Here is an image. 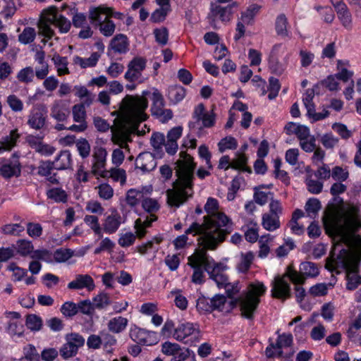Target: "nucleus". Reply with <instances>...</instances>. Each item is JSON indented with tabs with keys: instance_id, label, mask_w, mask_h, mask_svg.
<instances>
[{
	"instance_id": "12",
	"label": "nucleus",
	"mask_w": 361,
	"mask_h": 361,
	"mask_svg": "<svg viewBox=\"0 0 361 361\" xmlns=\"http://www.w3.org/2000/svg\"><path fill=\"white\" fill-rule=\"evenodd\" d=\"M47 111L42 104H37L31 110L27 120V125L32 129L41 130L46 123Z\"/></svg>"
},
{
	"instance_id": "32",
	"label": "nucleus",
	"mask_w": 361,
	"mask_h": 361,
	"mask_svg": "<svg viewBox=\"0 0 361 361\" xmlns=\"http://www.w3.org/2000/svg\"><path fill=\"white\" fill-rule=\"evenodd\" d=\"M212 14L214 17V21H229L231 16V8L216 6L212 9Z\"/></svg>"
},
{
	"instance_id": "28",
	"label": "nucleus",
	"mask_w": 361,
	"mask_h": 361,
	"mask_svg": "<svg viewBox=\"0 0 361 361\" xmlns=\"http://www.w3.org/2000/svg\"><path fill=\"white\" fill-rule=\"evenodd\" d=\"M127 37L123 35H118L111 42V49L117 53L124 54L128 50Z\"/></svg>"
},
{
	"instance_id": "11",
	"label": "nucleus",
	"mask_w": 361,
	"mask_h": 361,
	"mask_svg": "<svg viewBox=\"0 0 361 361\" xmlns=\"http://www.w3.org/2000/svg\"><path fill=\"white\" fill-rule=\"evenodd\" d=\"M293 343V336L290 334H279L276 343H271L267 347L265 350L266 356L271 358L275 356L283 357V348L289 347Z\"/></svg>"
},
{
	"instance_id": "47",
	"label": "nucleus",
	"mask_w": 361,
	"mask_h": 361,
	"mask_svg": "<svg viewBox=\"0 0 361 361\" xmlns=\"http://www.w3.org/2000/svg\"><path fill=\"white\" fill-rule=\"evenodd\" d=\"M78 350L71 342L66 341L60 349V355L63 359H68L75 356Z\"/></svg>"
},
{
	"instance_id": "4",
	"label": "nucleus",
	"mask_w": 361,
	"mask_h": 361,
	"mask_svg": "<svg viewBox=\"0 0 361 361\" xmlns=\"http://www.w3.org/2000/svg\"><path fill=\"white\" fill-rule=\"evenodd\" d=\"M267 287L262 282L255 281L248 285L247 290L238 298L240 314L243 317L253 320L260 303V298L264 295Z\"/></svg>"
},
{
	"instance_id": "44",
	"label": "nucleus",
	"mask_w": 361,
	"mask_h": 361,
	"mask_svg": "<svg viewBox=\"0 0 361 361\" xmlns=\"http://www.w3.org/2000/svg\"><path fill=\"white\" fill-rule=\"evenodd\" d=\"M172 295L175 296L174 303L176 306L181 310H185L188 307V301L187 298L181 294V290L176 289L171 292Z\"/></svg>"
},
{
	"instance_id": "31",
	"label": "nucleus",
	"mask_w": 361,
	"mask_h": 361,
	"mask_svg": "<svg viewBox=\"0 0 361 361\" xmlns=\"http://www.w3.org/2000/svg\"><path fill=\"white\" fill-rule=\"evenodd\" d=\"M347 270V285L346 288L348 290H353L361 284V276L356 274L357 269L350 268L346 269Z\"/></svg>"
},
{
	"instance_id": "58",
	"label": "nucleus",
	"mask_w": 361,
	"mask_h": 361,
	"mask_svg": "<svg viewBox=\"0 0 361 361\" xmlns=\"http://www.w3.org/2000/svg\"><path fill=\"white\" fill-rule=\"evenodd\" d=\"M136 239V235L132 232H127L121 234L118 238V243L122 247H127L132 245Z\"/></svg>"
},
{
	"instance_id": "18",
	"label": "nucleus",
	"mask_w": 361,
	"mask_h": 361,
	"mask_svg": "<svg viewBox=\"0 0 361 361\" xmlns=\"http://www.w3.org/2000/svg\"><path fill=\"white\" fill-rule=\"evenodd\" d=\"M135 166L143 172H149L155 169L157 161L152 154L142 153L137 157Z\"/></svg>"
},
{
	"instance_id": "56",
	"label": "nucleus",
	"mask_w": 361,
	"mask_h": 361,
	"mask_svg": "<svg viewBox=\"0 0 361 361\" xmlns=\"http://www.w3.org/2000/svg\"><path fill=\"white\" fill-rule=\"evenodd\" d=\"M47 196L49 198L59 202H65L67 200V195L65 191L60 188L50 189L47 192Z\"/></svg>"
},
{
	"instance_id": "55",
	"label": "nucleus",
	"mask_w": 361,
	"mask_h": 361,
	"mask_svg": "<svg viewBox=\"0 0 361 361\" xmlns=\"http://www.w3.org/2000/svg\"><path fill=\"white\" fill-rule=\"evenodd\" d=\"M53 169H55V167L51 161H41L38 166L37 173L41 176H49L51 174Z\"/></svg>"
},
{
	"instance_id": "9",
	"label": "nucleus",
	"mask_w": 361,
	"mask_h": 361,
	"mask_svg": "<svg viewBox=\"0 0 361 361\" xmlns=\"http://www.w3.org/2000/svg\"><path fill=\"white\" fill-rule=\"evenodd\" d=\"M123 14L114 11L111 8L99 6L90 10V18L96 23H113L111 18L122 20Z\"/></svg>"
},
{
	"instance_id": "3",
	"label": "nucleus",
	"mask_w": 361,
	"mask_h": 361,
	"mask_svg": "<svg viewBox=\"0 0 361 361\" xmlns=\"http://www.w3.org/2000/svg\"><path fill=\"white\" fill-rule=\"evenodd\" d=\"M198 235H200L198 243L202 247L197 250L188 257V264L190 267H203L206 271H209V269L212 268V263L208 258L207 251L216 250L225 240L226 236L224 232L216 234L211 231H203Z\"/></svg>"
},
{
	"instance_id": "42",
	"label": "nucleus",
	"mask_w": 361,
	"mask_h": 361,
	"mask_svg": "<svg viewBox=\"0 0 361 361\" xmlns=\"http://www.w3.org/2000/svg\"><path fill=\"white\" fill-rule=\"evenodd\" d=\"M25 324L31 331H39L42 326V319L36 314H28L26 317Z\"/></svg>"
},
{
	"instance_id": "40",
	"label": "nucleus",
	"mask_w": 361,
	"mask_h": 361,
	"mask_svg": "<svg viewBox=\"0 0 361 361\" xmlns=\"http://www.w3.org/2000/svg\"><path fill=\"white\" fill-rule=\"evenodd\" d=\"M247 161V158L244 154H238L237 157L231 162V168L251 173V170L246 166Z\"/></svg>"
},
{
	"instance_id": "59",
	"label": "nucleus",
	"mask_w": 361,
	"mask_h": 361,
	"mask_svg": "<svg viewBox=\"0 0 361 361\" xmlns=\"http://www.w3.org/2000/svg\"><path fill=\"white\" fill-rule=\"evenodd\" d=\"M349 173L341 166H335L332 169L331 177L335 180L343 182L348 179Z\"/></svg>"
},
{
	"instance_id": "53",
	"label": "nucleus",
	"mask_w": 361,
	"mask_h": 361,
	"mask_svg": "<svg viewBox=\"0 0 361 361\" xmlns=\"http://www.w3.org/2000/svg\"><path fill=\"white\" fill-rule=\"evenodd\" d=\"M154 35L157 43L162 46L167 44L169 39V32L165 27L154 29Z\"/></svg>"
},
{
	"instance_id": "20",
	"label": "nucleus",
	"mask_w": 361,
	"mask_h": 361,
	"mask_svg": "<svg viewBox=\"0 0 361 361\" xmlns=\"http://www.w3.org/2000/svg\"><path fill=\"white\" fill-rule=\"evenodd\" d=\"M56 170H66L72 168V155L69 150H62L52 161Z\"/></svg>"
},
{
	"instance_id": "45",
	"label": "nucleus",
	"mask_w": 361,
	"mask_h": 361,
	"mask_svg": "<svg viewBox=\"0 0 361 361\" xmlns=\"http://www.w3.org/2000/svg\"><path fill=\"white\" fill-rule=\"evenodd\" d=\"M34 75L35 73L33 68L28 66L21 69L18 72L17 78L21 82L29 83L32 81Z\"/></svg>"
},
{
	"instance_id": "25",
	"label": "nucleus",
	"mask_w": 361,
	"mask_h": 361,
	"mask_svg": "<svg viewBox=\"0 0 361 361\" xmlns=\"http://www.w3.org/2000/svg\"><path fill=\"white\" fill-rule=\"evenodd\" d=\"M337 16L342 23H350L351 14L347 5L342 0H331Z\"/></svg>"
},
{
	"instance_id": "41",
	"label": "nucleus",
	"mask_w": 361,
	"mask_h": 361,
	"mask_svg": "<svg viewBox=\"0 0 361 361\" xmlns=\"http://www.w3.org/2000/svg\"><path fill=\"white\" fill-rule=\"evenodd\" d=\"M74 255L73 250L68 248H59L54 252V258L56 262H65Z\"/></svg>"
},
{
	"instance_id": "10",
	"label": "nucleus",
	"mask_w": 361,
	"mask_h": 361,
	"mask_svg": "<svg viewBox=\"0 0 361 361\" xmlns=\"http://www.w3.org/2000/svg\"><path fill=\"white\" fill-rule=\"evenodd\" d=\"M20 155L14 152L11 157L6 160L0 166V175L5 179L18 178L21 175L22 166L19 161Z\"/></svg>"
},
{
	"instance_id": "36",
	"label": "nucleus",
	"mask_w": 361,
	"mask_h": 361,
	"mask_svg": "<svg viewBox=\"0 0 361 361\" xmlns=\"http://www.w3.org/2000/svg\"><path fill=\"white\" fill-rule=\"evenodd\" d=\"M92 303L94 309H105L111 304L110 297L107 293H101L93 298Z\"/></svg>"
},
{
	"instance_id": "24",
	"label": "nucleus",
	"mask_w": 361,
	"mask_h": 361,
	"mask_svg": "<svg viewBox=\"0 0 361 361\" xmlns=\"http://www.w3.org/2000/svg\"><path fill=\"white\" fill-rule=\"evenodd\" d=\"M58 17L57 8L54 6H51L42 12L37 23H70V21H67L63 18L59 20Z\"/></svg>"
},
{
	"instance_id": "19",
	"label": "nucleus",
	"mask_w": 361,
	"mask_h": 361,
	"mask_svg": "<svg viewBox=\"0 0 361 361\" xmlns=\"http://www.w3.org/2000/svg\"><path fill=\"white\" fill-rule=\"evenodd\" d=\"M93 123L97 130L102 133L107 132L111 129L112 132L111 140L114 144H118L121 141V135L116 132L115 127H111L109 123L104 118L99 116H95L93 118Z\"/></svg>"
},
{
	"instance_id": "13",
	"label": "nucleus",
	"mask_w": 361,
	"mask_h": 361,
	"mask_svg": "<svg viewBox=\"0 0 361 361\" xmlns=\"http://www.w3.org/2000/svg\"><path fill=\"white\" fill-rule=\"evenodd\" d=\"M286 274L281 276H276L271 286V296L274 298L286 300L291 297L290 284L284 279Z\"/></svg>"
},
{
	"instance_id": "21",
	"label": "nucleus",
	"mask_w": 361,
	"mask_h": 361,
	"mask_svg": "<svg viewBox=\"0 0 361 361\" xmlns=\"http://www.w3.org/2000/svg\"><path fill=\"white\" fill-rule=\"evenodd\" d=\"M107 152L103 147L98 148L93 154L94 162L92 164V172L94 175H100L104 168Z\"/></svg>"
},
{
	"instance_id": "52",
	"label": "nucleus",
	"mask_w": 361,
	"mask_h": 361,
	"mask_svg": "<svg viewBox=\"0 0 361 361\" xmlns=\"http://www.w3.org/2000/svg\"><path fill=\"white\" fill-rule=\"evenodd\" d=\"M36 36V32L34 28L26 27L24 29L23 32L19 35L18 40L24 44H27L32 42Z\"/></svg>"
},
{
	"instance_id": "33",
	"label": "nucleus",
	"mask_w": 361,
	"mask_h": 361,
	"mask_svg": "<svg viewBox=\"0 0 361 361\" xmlns=\"http://www.w3.org/2000/svg\"><path fill=\"white\" fill-rule=\"evenodd\" d=\"M84 221L99 238L103 237L102 228L99 225V219L97 216L86 215L84 218Z\"/></svg>"
},
{
	"instance_id": "62",
	"label": "nucleus",
	"mask_w": 361,
	"mask_h": 361,
	"mask_svg": "<svg viewBox=\"0 0 361 361\" xmlns=\"http://www.w3.org/2000/svg\"><path fill=\"white\" fill-rule=\"evenodd\" d=\"M164 142L165 137L164 134L160 133H152L150 139V143L156 151L161 149L162 146L164 145Z\"/></svg>"
},
{
	"instance_id": "57",
	"label": "nucleus",
	"mask_w": 361,
	"mask_h": 361,
	"mask_svg": "<svg viewBox=\"0 0 361 361\" xmlns=\"http://www.w3.org/2000/svg\"><path fill=\"white\" fill-rule=\"evenodd\" d=\"M6 102L13 111L18 112L23 109V102L15 94L7 97Z\"/></svg>"
},
{
	"instance_id": "49",
	"label": "nucleus",
	"mask_w": 361,
	"mask_h": 361,
	"mask_svg": "<svg viewBox=\"0 0 361 361\" xmlns=\"http://www.w3.org/2000/svg\"><path fill=\"white\" fill-rule=\"evenodd\" d=\"M321 208L320 202L316 198H310L305 204V210L309 216H314Z\"/></svg>"
},
{
	"instance_id": "48",
	"label": "nucleus",
	"mask_w": 361,
	"mask_h": 361,
	"mask_svg": "<svg viewBox=\"0 0 361 361\" xmlns=\"http://www.w3.org/2000/svg\"><path fill=\"white\" fill-rule=\"evenodd\" d=\"M271 239V235L269 234L262 235L259 238V254H258V256L259 257L264 258L269 253L270 249H269V246L268 245V242Z\"/></svg>"
},
{
	"instance_id": "8",
	"label": "nucleus",
	"mask_w": 361,
	"mask_h": 361,
	"mask_svg": "<svg viewBox=\"0 0 361 361\" xmlns=\"http://www.w3.org/2000/svg\"><path fill=\"white\" fill-rule=\"evenodd\" d=\"M337 258L345 269H357V265L361 261V243L354 241L350 250L342 249Z\"/></svg>"
},
{
	"instance_id": "29",
	"label": "nucleus",
	"mask_w": 361,
	"mask_h": 361,
	"mask_svg": "<svg viewBox=\"0 0 361 361\" xmlns=\"http://www.w3.org/2000/svg\"><path fill=\"white\" fill-rule=\"evenodd\" d=\"M68 116L69 111L63 107L60 102L56 101L51 109V116L58 121H64Z\"/></svg>"
},
{
	"instance_id": "23",
	"label": "nucleus",
	"mask_w": 361,
	"mask_h": 361,
	"mask_svg": "<svg viewBox=\"0 0 361 361\" xmlns=\"http://www.w3.org/2000/svg\"><path fill=\"white\" fill-rule=\"evenodd\" d=\"M128 324V319L126 317L118 316L111 318L107 323V328L109 332L113 334H121L123 332Z\"/></svg>"
},
{
	"instance_id": "54",
	"label": "nucleus",
	"mask_w": 361,
	"mask_h": 361,
	"mask_svg": "<svg viewBox=\"0 0 361 361\" xmlns=\"http://www.w3.org/2000/svg\"><path fill=\"white\" fill-rule=\"evenodd\" d=\"M147 60L142 57H135L128 63V68H130L135 72H142L146 67Z\"/></svg>"
},
{
	"instance_id": "17",
	"label": "nucleus",
	"mask_w": 361,
	"mask_h": 361,
	"mask_svg": "<svg viewBox=\"0 0 361 361\" xmlns=\"http://www.w3.org/2000/svg\"><path fill=\"white\" fill-rule=\"evenodd\" d=\"M281 46V44H274L269 56V68L271 73L278 75H281L286 69V66L281 63L277 57Z\"/></svg>"
},
{
	"instance_id": "51",
	"label": "nucleus",
	"mask_w": 361,
	"mask_h": 361,
	"mask_svg": "<svg viewBox=\"0 0 361 361\" xmlns=\"http://www.w3.org/2000/svg\"><path fill=\"white\" fill-rule=\"evenodd\" d=\"M219 149L221 152H224L226 149H235L238 147L236 140L233 137H226L223 138L218 144Z\"/></svg>"
},
{
	"instance_id": "60",
	"label": "nucleus",
	"mask_w": 361,
	"mask_h": 361,
	"mask_svg": "<svg viewBox=\"0 0 361 361\" xmlns=\"http://www.w3.org/2000/svg\"><path fill=\"white\" fill-rule=\"evenodd\" d=\"M328 293V288L326 283H317L312 286L310 290L309 293L313 297L324 296Z\"/></svg>"
},
{
	"instance_id": "38",
	"label": "nucleus",
	"mask_w": 361,
	"mask_h": 361,
	"mask_svg": "<svg viewBox=\"0 0 361 361\" xmlns=\"http://www.w3.org/2000/svg\"><path fill=\"white\" fill-rule=\"evenodd\" d=\"M143 199V192L135 189H130L126 194V200L128 205L135 207Z\"/></svg>"
},
{
	"instance_id": "35",
	"label": "nucleus",
	"mask_w": 361,
	"mask_h": 361,
	"mask_svg": "<svg viewBox=\"0 0 361 361\" xmlns=\"http://www.w3.org/2000/svg\"><path fill=\"white\" fill-rule=\"evenodd\" d=\"M17 252L23 257L30 256L34 246L31 241L27 240H18L16 242Z\"/></svg>"
},
{
	"instance_id": "30",
	"label": "nucleus",
	"mask_w": 361,
	"mask_h": 361,
	"mask_svg": "<svg viewBox=\"0 0 361 361\" xmlns=\"http://www.w3.org/2000/svg\"><path fill=\"white\" fill-rule=\"evenodd\" d=\"M152 106L151 112L152 116L161 111L164 108L165 102L161 93L157 90L154 89L152 94Z\"/></svg>"
},
{
	"instance_id": "39",
	"label": "nucleus",
	"mask_w": 361,
	"mask_h": 361,
	"mask_svg": "<svg viewBox=\"0 0 361 361\" xmlns=\"http://www.w3.org/2000/svg\"><path fill=\"white\" fill-rule=\"evenodd\" d=\"M196 308L200 313H210L212 312V300L204 295L200 296L196 302Z\"/></svg>"
},
{
	"instance_id": "6",
	"label": "nucleus",
	"mask_w": 361,
	"mask_h": 361,
	"mask_svg": "<svg viewBox=\"0 0 361 361\" xmlns=\"http://www.w3.org/2000/svg\"><path fill=\"white\" fill-rule=\"evenodd\" d=\"M148 91H144L142 94H149ZM148 106V101L144 97H130V102L128 104L129 118L135 123H140L145 121L147 118L145 110Z\"/></svg>"
},
{
	"instance_id": "46",
	"label": "nucleus",
	"mask_w": 361,
	"mask_h": 361,
	"mask_svg": "<svg viewBox=\"0 0 361 361\" xmlns=\"http://www.w3.org/2000/svg\"><path fill=\"white\" fill-rule=\"evenodd\" d=\"M260 6L257 4H252L250 5L246 11L242 12L241 13V20L243 23H250L254 17L259 13L260 10Z\"/></svg>"
},
{
	"instance_id": "2",
	"label": "nucleus",
	"mask_w": 361,
	"mask_h": 361,
	"mask_svg": "<svg viewBox=\"0 0 361 361\" xmlns=\"http://www.w3.org/2000/svg\"><path fill=\"white\" fill-rule=\"evenodd\" d=\"M204 209L208 214L204 216V222L202 224L197 222L192 223L186 230V233L196 235L203 231H211L216 234L224 232L225 236L231 233L233 224L224 213L219 212L217 200L212 197L208 198Z\"/></svg>"
},
{
	"instance_id": "5",
	"label": "nucleus",
	"mask_w": 361,
	"mask_h": 361,
	"mask_svg": "<svg viewBox=\"0 0 361 361\" xmlns=\"http://www.w3.org/2000/svg\"><path fill=\"white\" fill-rule=\"evenodd\" d=\"M319 274L317 264L312 262H303L300 264V271H298L291 267L287 268L286 275L295 285H302L307 278H314Z\"/></svg>"
},
{
	"instance_id": "34",
	"label": "nucleus",
	"mask_w": 361,
	"mask_h": 361,
	"mask_svg": "<svg viewBox=\"0 0 361 361\" xmlns=\"http://www.w3.org/2000/svg\"><path fill=\"white\" fill-rule=\"evenodd\" d=\"M100 58V54L97 52H94L87 59H83L80 56H76L74 59L75 63H79L80 66L83 68L94 67L97 63Z\"/></svg>"
},
{
	"instance_id": "16",
	"label": "nucleus",
	"mask_w": 361,
	"mask_h": 361,
	"mask_svg": "<svg viewBox=\"0 0 361 361\" xmlns=\"http://www.w3.org/2000/svg\"><path fill=\"white\" fill-rule=\"evenodd\" d=\"M95 285L93 279L88 274H78L75 279L68 284V288L81 290L87 288L89 291L94 290Z\"/></svg>"
},
{
	"instance_id": "64",
	"label": "nucleus",
	"mask_w": 361,
	"mask_h": 361,
	"mask_svg": "<svg viewBox=\"0 0 361 361\" xmlns=\"http://www.w3.org/2000/svg\"><path fill=\"white\" fill-rule=\"evenodd\" d=\"M25 359L27 361H39L40 355L33 345L24 348Z\"/></svg>"
},
{
	"instance_id": "61",
	"label": "nucleus",
	"mask_w": 361,
	"mask_h": 361,
	"mask_svg": "<svg viewBox=\"0 0 361 361\" xmlns=\"http://www.w3.org/2000/svg\"><path fill=\"white\" fill-rule=\"evenodd\" d=\"M76 147L80 155L82 158H86L90 155V145L86 139L82 138L76 142Z\"/></svg>"
},
{
	"instance_id": "26",
	"label": "nucleus",
	"mask_w": 361,
	"mask_h": 361,
	"mask_svg": "<svg viewBox=\"0 0 361 361\" xmlns=\"http://www.w3.org/2000/svg\"><path fill=\"white\" fill-rule=\"evenodd\" d=\"M19 134L16 129L12 130L8 135L0 140V153L3 151H10L16 145Z\"/></svg>"
},
{
	"instance_id": "63",
	"label": "nucleus",
	"mask_w": 361,
	"mask_h": 361,
	"mask_svg": "<svg viewBox=\"0 0 361 361\" xmlns=\"http://www.w3.org/2000/svg\"><path fill=\"white\" fill-rule=\"evenodd\" d=\"M61 312L64 316L71 317L78 313L77 305L73 302H66L61 306Z\"/></svg>"
},
{
	"instance_id": "22",
	"label": "nucleus",
	"mask_w": 361,
	"mask_h": 361,
	"mask_svg": "<svg viewBox=\"0 0 361 361\" xmlns=\"http://www.w3.org/2000/svg\"><path fill=\"white\" fill-rule=\"evenodd\" d=\"M195 333H198V331L192 323H183L179 324L178 326L175 329L173 338L177 341H181L186 337L191 336Z\"/></svg>"
},
{
	"instance_id": "7",
	"label": "nucleus",
	"mask_w": 361,
	"mask_h": 361,
	"mask_svg": "<svg viewBox=\"0 0 361 361\" xmlns=\"http://www.w3.org/2000/svg\"><path fill=\"white\" fill-rule=\"evenodd\" d=\"M283 208L279 200L271 199L269 203V212L262 215V225L269 231H274L281 226L279 216L282 214Z\"/></svg>"
},
{
	"instance_id": "27",
	"label": "nucleus",
	"mask_w": 361,
	"mask_h": 361,
	"mask_svg": "<svg viewBox=\"0 0 361 361\" xmlns=\"http://www.w3.org/2000/svg\"><path fill=\"white\" fill-rule=\"evenodd\" d=\"M167 97L173 104H177L185 97V89L180 85H171L168 89Z\"/></svg>"
},
{
	"instance_id": "15",
	"label": "nucleus",
	"mask_w": 361,
	"mask_h": 361,
	"mask_svg": "<svg viewBox=\"0 0 361 361\" xmlns=\"http://www.w3.org/2000/svg\"><path fill=\"white\" fill-rule=\"evenodd\" d=\"M214 265H212V268L209 269V271H207L210 279L214 280L219 288H222L224 284H226L228 281V276L226 274V271L228 269V267L223 263H215L212 260Z\"/></svg>"
},
{
	"instance_id": "37",
	"label": "nucleus",
	"mask_w": 361,
	"mask_h": 361,
	"mask_svg": "<svg viewBox=\"0 0 361 361\" xmlns=\"http://www.w3.org/2000/svg\"><path fill=\"white\" fill-rule=\"evenodd\" d=\"M100 176L103 178L111 177L115 181L120 180L121 183L126 181V171L121 169H112L111 171L104 170Z\"/></svg>"
},
{
	"instance_id": "50",
	"label": "nucleus",
	"mask_w": 361,
	"mask_h": 361,
	"mask_svg": "<svg viewBox=\"0 0 361 361\" xmlns=\"http://www.w3.org/2000/svg\"><path fill=\"white\" fill-rule=\"evenodd\" d=\"M180 350V346L176 343L166 341L161 345V352L166 355H176Z\"/></svg>"
},
{
	"instance_id": "43",
	"label": "nucleus",
	"mask_w": 361,
	"mask_h": 361,
	"mask_svg": "<svg viewBox=\"0 0 361 361\" xmlns=\"http://www.w3.org/2000/svg\"><path fill=\"white\" fill-rule=\"evenodd\" d=\"M73 118L75 122L87 123V114L82 104H75L72 107Z\"/></svg>"
},
{
	"instance_id": "1",
	"label": "nucleus",
	"mask_w": 361,
	"mask_h": 361,
	"mask_svg": "<svg viewBox=\"0 0 361 361\" xmlns=\"http://www.w3.org/2000/svg\"><path fill=\"white\" fill-rule=\"evenodd\" d=\"M180 158L176 162V175L177 179L173 183V188L166 191L167 203L170 207H179L192 197L194 171L196 164L193 158L185 152L180 153Z\"/></svg>"
},
{
	"instance_id": "14",
	"label": "nucleus",
	"mask_w": 361,
	"mask_h": 361,
	"mask_svg": "<svg viewBox=\"0 0 361 361\" xmlns=\"http://www.w3.org/2000/svg\"><path fill=\"white\" fill-rule=\"evenodd\" d=\"M124 222L125 219L121 216L116 209H114L104 220L102 227V232L104 231L107 234L115 233Z\"/></svg>"
}]
</instances>
